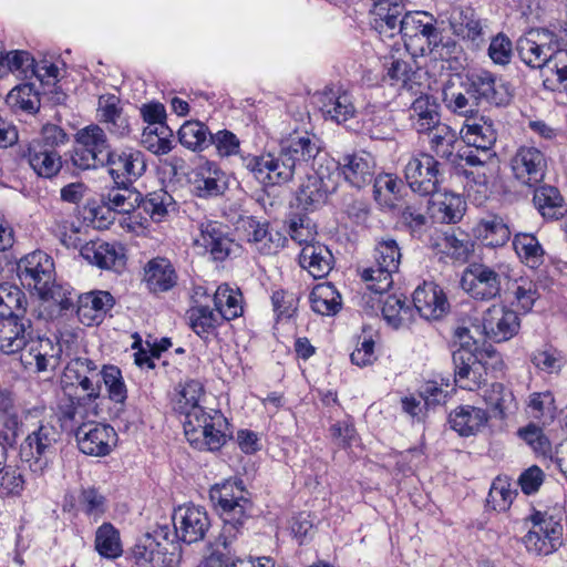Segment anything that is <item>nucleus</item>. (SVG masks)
Instances as JSON below:
<instances>
[{"label": "nucleus", "mask_w": 567, "mask_h": 567, "mask_svg": "<svg viewBox=\"0 0 567 567\" xmlns=\"http://www.w3.org/2000/svg\"><path fill=\"white\" fill-rule=\"evenodd\" d=\"M0 350L4 353L21 351L24 367L38 372L54 370L60 362L62 349L49 338H33L29 319L6 320L0 326Z\"/></svg>", "instance_id": "obj_1"}, {"label": "nucleus", "mask_w": 567, "mask_h": 567, "mask_svg": "<svg viewBox=\"0 0 567 567\" xmlns=\"http://www.w3.org/2000/svg\"><path fill=\"white\" fill-rule=\"evenodd\" d=\"M435 22L434 17L424 11L405 12L401 18L399 35L411 56L430 55L433 60H446L456 48L453 41L441 42Z\"/></svg>", "instance_id": "obj_2"}, {"label": "nucleus", "mask_w": 567, "mask_h": 567, "mask_svg": "<svg viewBox=\"0 0 567 567\" xmlns=\"http://www.w3.org/2000/svg\"><path fill=\"white\" fill-rule=\"evenodd\" d=\"M209 498L224 522L219 539L228 548L237 539L240 527L250 516L251 501L241 481L227 480L215 484L209 491Z\"/></svg>", "instance_id": "obj_3"}, {"label": "nucleus", "mask_w": 567, "mask_h": 567, "mask_svg": "<svg viewBox=\"0 0 567 567\" xmlns=\"http://www.w3.org/2000/svg\"><path fill=\"white\" fill-rule=\"evenodd\" d=\"M17 272L21 284L33 290L43 300H53L62 309H69L72 301L63 298L61 287L55 282V268L51 256L41 250H35L23 258L17 265Z\"/></svg>", "instance_id": "obj_4"}, {"label": "nucleus", "mask_w": 567, "mask_h": 567, "mask_svg": "<svg viewBox=\"0 0 567 567\" xmlns=\"http://www.w3.org/2000/svg\"><path fill=\"white\" fill-rule=\"evenodd\" d=\"M226 426L227 421L219 411L207 412L204 408L185 411L184 433L195 449L219 450L226 442Z\"/></svg>", "instance_id": "obj_5"}, {"label": "nucleus", "mask_w": 567, "mask_h": 567, "mask_svg": "<svg viewBox=\"0 0 567 567\" xmlns=\"http://www.w3.org/2000/svg\"><path fill=\"white\" fill-rule=\"evenodd\" d=\"M112 147L105 131L99 124H90L74 135L72 164L82 171L105 167Z\"/></svg>", "instance_id": "obj_6"}, {"label": "nucleus", "mask_w": 567, "mask_h": 567, "mask_svg": "<svg viewBox=\"0 0 567 567\" xmlns=\"http://www.w3.org/2000/svg\"><path fill=\"white\" fill-rule=\"evenodd\" d=\"M401 257V249L394 239L380 240L374 249V264L361 272L367 288L375 293L388 291L393 284L392 275L399 270Z\"/></svg>", "instance_id": "obj_7"}, {"label": "nucleus", "mask_w": 567, "mask_h": 567, "mask_svg": "<svg viewBox=\"0 0 567 567\" xmlns=\"http://www.w3.org/2000/svg\"><path fill=\"white\" fill-rule=\"evenodd\" d=\"M59 440L60 432L49 422H40L28 434L22 445V455L32 473L42 475L45 472L55 455Z\"/></svg>", "instance_id": "obj_8"}, {"label": "nucleus", "mask_w": 567, "mask_h": 567, "mask_svg": "<svg viewBox=\"0 0 567 567\" xmlns=\"http://www.w3.org/2000/svg\"><path fill=\"white\" fill-rule=\"evenodd\" d=\"M244 166L255 179L266 187L285 185L295 176L292 162L281 151L277 154L266 153L259 156H248L244 158Z\"/></svg>", "instance_id": "obj_9"}, {"label": "nucleus", "mask_w": 567, "mask_h": 567, "mask_svg": "<svg viewBox=\"0 0 567 567\" xmlns=\"http://www.w3.org/2000/svg\"><path fill=\"white\" fill-rule=\"evenodd\" d=\"M529 519L534 528L523 537L529 553L548 555L561 546L563 525L559 520L542 512H535Z\"/></svg>", "instance_id": "obj_10"}, {"label": "nucleus", "mask_w": 567, "mask_h": 567, "mask_svg": "<svg viewBox=\"0 0 567 567\" xmlns=\"http://www.w3.org/2000/svg\"><path fill=\"white\" fill-rule=\"evenodd\" d=\"M404 177L414 193L434 195L440 183L439 162L430 154L414 155L404 167Z\"/></svg>", "instance_id": "obj_11"}, {"label": "nucleus", "mask_w": 567, "mask_h": 567, "mask_svg": "<svg viewBox=\"0 0 567 567\" xmlns=\"http://www.w3.org/2000/svg\"><path fill=\"white\" fill-rule=\"evenodd\" d=\"M511 169L514 178L522 185L535 187L546 174L547 161L544 153L534 146H520L512 156Z\"/></svg>", "instance_id": "obj_12"}, {"label": "nucleus", "mask_w": 567, "mask_h": 567, "mask_svg": "<svg viewBox=\"0 0 567 567\" xmlns=\"http://www.w3.org/2000/svg\"><path fill=\"white\" fill-rule=\"evenodd\" d=\"M75 437L82 453L105 456L116 445L117 434L105 423L83 422L75 430Z\"/></svg>", "instance_id": "obj_13"}, {"label": "nucleus", "mask_w": 567, "mask_h": 567, "mask_svg": "<svg viewBox=\"0 0 567 567\" xmlns=\"http://www.w3.org/2000/svg\"><path fill=\"white\" fill-rule=\"evenodd\" d=\"M105 166L115 185H132L145 173L146 161L135 148L112 150Z\"/></svg>", "instance_id": "obj_14"}, {"label": "nucleus", "mask_w": 567, "mask_h": 567, "mask_svg": "<svg viewBox=\"0 0 567 567\" xmlns=\"http://www.w3.org/2000/svg\"><path fill=\"white\" fill-rule=\"evenodd\" d=\"M97 364L89 358H74L64 368L62 383L69 386H79L90 401L96 400L101 394L100 373Z\"/></svg>", "instance_id": "obj_15"}, {"label": "nucleus", "mask_w": 567, "mask_h": 567, "mask_svg": "<svg viewBox=\"0 0 567 567\" xmlns=\"http://www.w3.org/2000/svg\"><path fill=\"white\" fill-rule=\"evenodd\" d=\"M173 523L176 536L186 544L203 540L210 527L207 512L202 506L183 505L174 511Z\"/></svg>", "instance_id": "obj_16"}, {"label": "nucleus", "mask_w": 567, "mask_h": 567, "mask_svg": "<svg viewBox=\"0 0 567 567\" xmlns=\"http://www.w3.org/2000/svg\"><path fill=\"white\" fill-rule=\"evenodd\" d=\"M462 288L474 299L491 300L501 292L499 275L483 264H473L461 279Z\"/></svg>", "instance_id": "obj_17"}, {"label": "nucleus", "mask_w": 567, "mask_h": 567, "mask_svg": "<svg viewBox=\"0 0 567 567\" xmlns=\"http://www.w3.org/2000/svg\"><path fill=\"white\" fill-rule=\"evenodd\" d=\"M482 327L488 339L503 342L518 333L520 320L516 311L503 305H493L484 312Z\"/></svg>", "instance_id": "obj_18"}, {"label": "nucleus", "mask_w": 567, "mask_h": 567, "mask_svg": "<svg viewBox=\"0 0 567 567\" xmlns=\"http://www.w3.org/2000/svg\"><path fill=\"white\" fill-rule=\"evenodd\" d=\"M554 35L547 30H532L517 40L519 59L532 69H543L550 56Z\"/></svg>", "instance_id": "obj_19"}, {"label": "nucleus", "mask_w": 567, "mask_h": 567, "mask_svg": "<svg viewBox=\"0 0 567 567\" xmlns=\"http://www.w3.org/2000/svg\"><path fill=\"white\" fill-rule=\"evenodd\" d=\"M404 14L405 6L401 0L377 2L370 10V25L382 40L393 39L400 33Z\"/></svg>", "instance_id": "obj_20"}, {"label": "nucleus", "mask_w": 567, "mask_h": 567, "mask_svg": "<svg viewBox=\"0 0 567 567\" xmlns=\"http://www.w3.org/2000/svg\"><path fill=\"white\" fill-rule=\"evenodd\" d=\"M195 245L204 248L216 261L225 260L237 247L225 233L223 225L217 221H206L199 225V235L195 238Z\"/></svg>", "instance_id": "obj_21"}, {"label": "nucleus", "mask_w": 567, "mask_h": 567, "mask_svg": "<svg viewBox=\"0 0 567 567\" xmlns=\"http://www.w3.org/2000/svg\"><path fill=\"white\" fill-rule=\"evenodd\" d=\"M336 189V179L330 174L324 175L320 169L308 175L299 188L297 200L303 209L312 210L324 204L329 194Z\"/></svg>", "instance_id": "obj_22"}, {"label": "nucleus", "mask_w": 567, "mask_h": 567, "mask_svg": "<svg viewBox=\"0 0 567 567\" xmlns=\"http://www.w3.org/2000/svg\"><path fill=\"white\" fill-rule=\"evenodd\" d=\"M453 363L455 383L461 389L475 391L485 382L486 369L476 353L454 351Z\"/></svg>", "instance_id": "obj_23"}, {"label": "nucleus", "mask_w": 567, "mask_h": 567, "mask_svg": "<svg viewBox=\"0 0 567 567\" xmlns=\"http://www.w3.org/2000/svg\"><path fill=\"white\" fill-rule=\"evenodd\" d=\"M142 282L152 293L167 292L177 285L178 275L168 258L158 256L144 265Z\"/></svg>", "instance_id": "obj_24"}, {"label": "nucleus", "mask_w": 567, "mask_h": 567, "mask_svg": "<svg viewBox=\"0 0 567 567\" xmlns=\"http://www.w3.org/2000/svg\"><path fill=\"white\" fill-rule=\"evenodd\" d=\"M21 158L39 177L51 178L62 168V158L59 152L40 142H29L21 152Z\"/></svg>", "instance_id": "obj_25"}, {"label": "nucleus", "mask_w": 567, "mask_h": 567, "mask_svg": "<svg viewBox=\"0 0 567 567\" xmlns=\"http://www.w3.org/2000/svg\"><path fill=\"white\" fill-rule=\"evenodd\" d=\"M344 179L355 188L370 184L375 174L374 157L367 152L344 155L338 163Z\"/></svg>", "instance_id": "obj_26"}, {"label": "nucleus", "mask_w": 567, "mask_h": 567, "mask_svg": "<svg viewBox=\"0 0 567 567\" xmlns=\"http://www.w3.org/2000/svg\"><path fill=\"white\" fill-rule=\"evenodd\" d=\"M450 25L454 34L478 48L486 41V24L477 17L474 9L454 8L450 17Z\"/></svg>", "instance_id": "obj_27"}, {"label": "nucleus", "mask_w": 567, "mask_h": 567, "mask_svg": "<svg viewBox=\"0 0 567 567\" xmlns=\"http://www.w3.org/2000/svg\"><path fill=\"white\" fill-rule=\"evenodd\" d=\"M413 305L426 320H439L449 310L445 293L434 282H424L414 290Z\"/></svg>", "instance_id": "obj_28"}, {"label": "nucleus", "mask_w": 567, "mask_h": 567, "mask_svg": "<svg viewBox=\"0 0 567 567\" xmlns=\"http://www.w3.org/2000/svg\"><path fill=\"white\" fill-rule=\"evenodd\" d=\"M96 115L99 122L107 131L118 137L127 136L131 132L128 118L124 115L121 100L114 94H103L97 100Z\"/></svg>", "instance_id": "obj_29"}, {"label": "nucleus", "mask_w": 567, "mask_h": 567, "mask_svg": "<svg viewBox=\"0 0 567 567\" xmlns=\"http://www.w3.org/2000/svg\"><path fill=\"white\" fill-rule=\"evenodd\" d=\"M81 256L90 264L105 270H121L124 265L122 247L105 241H90L81 248Z\"/></svg>", "instance_id": "obj_30"}, {"label": "nucleus", "mask_w": 567, "mask_h": 567, "mask_svg": "<svg viewBox=\"0 0 567 567\" xmlns=\"http://www.w3.org/2000/svg\"><path fill=\"white\" fill-rule=\"evenodd\" d=\"M114 306V298L107 291H90L78 300V317L85 326L97 324L105 313Z\"/></svg>", "instance_id": "obj_31"}, {"label": "nucleus", "mask_w": 567, "mask_h": 567, "mask_svg": "<svg viewBox=\"0 0 567 567\" xmlns=\"http://www.w3.org/2000/svg\"><path fill=\"white\" fill-rule=\"evenodd\" d=\"M132 557L140 567H174L175 557L154 537L145 535L132 548Z\"/></svg>", "instance_id": "obj_32"}, {"label": "nucleus", "mask_w": 567, "mask_h": 567, "mask_svg": "<svg viewBox=\"0 0 567 567\" xmlns=\"http://www.w3.org/2000/svg\"><path fill=\"white\" fill-rule=\"evenodd\" d=\"M460 135L467 145L482 151L491 150L497 138L493 122L483 116L465 120Z\"/></svg>", "instance_id": "obj_33"}, {"label": "nucleus", "mask_w": 567, "mask_h": 567, "mask_svg": "<svg viewBox=\"0 0 567 567\" xmlns=\"http://www.w3.org/2000/svg\"><path fill=\"white\" fill-rule=\"evenodd\" d=\"M299 264L313 278H323L333 267V256L327 246L316 241L301 248Z\"/></svg>", "instance_id": "obj_34"}, {"label": "nucleus", "mask_w": 567, "mask_h": 567, "mask_svg": "<svg viewBox=\"0 0 567 567\" xmlns=\"http://www.w3.org/2000/svg\"><path fill=\"white\" fill-rule=\"evenodd\" d=\"M193 184L197 196L205 198L221 195L227 188L225 174L212 162L197 168Z\"/></svg>", "instance_id": "obj_35"}, {"label": "nucleus", "mask_w": 567, "mask_h": 567, "mask_svg": "<svg viewBox=\"0 0 567 567\" xmlns=\"http://www.w3.org/2000/svg\"><path fill=\"white\" fill-rule=\"evenodd\" d=\"M320 110L326 117L337 123L347 122L355 114L352 97L347 92L324 91L320 97Z\"/></svg>", "instance_id": "obj_36"}, {"label": "nucleus", "mask_w": 567, "mask_h": 567, "mask_svg": "<svg viewBox=\"0 0 567 567\" xmlns=\"http://www.w3.org/2000/svg\"><path fill=\"white\" fill-rule=\"evenodd\" d=\"M320 150L319 138L308 133L290 137L280 148L284 155L290 158L295 169L298 165L313 159Z\"/></svg>", "instance_id": "obj_37"}, {"label": "nucleus", "mask_w": 567, "mask_h": 567, "mask_svg": "<svg viewBox=\"0 0 567 567\" xmlns=\"http://www.w3.org/2000/svg\"><path fill=\"white\" fill-rule=\"evenodd\" d=\"M439 104L427 94L416 97L410 109V118L419 133H426L440 123Z\"/></svg>", "instance_id": "obj_38"}, {"label": "nucleus", "mask_w": 567, "mask_h": 567, "mask_svg": "<svg viewBox=\"0 0 567 567\" xmlns=\"http://www.w3.org/2000/svg\"><path fill=\"white\" fill-rule=\"evenodd\" d=\"M443 102L447 110L465 120L474 117L478 113V103L465 82L458 89L446 86L443 91Z\"/></svg>", "instance_id": "obj_39"}, {"label": "nucleus", "mask_w": 567, "mask_h": 567, "mask_svg": "<svg viewBox=\"0 0 567 567\" xmlns=\"http://www.w3.org/2000/svg\"><path fill=\"white\" fill-rule=\"evenodd\" d=\"M465 83L478 104L486 102L499 105L504 102L496 78L487 71L471 74Z\"/></svg>", "instance_id": "obj_40"}, {"label": "nucleus", "mask_w": 567, "mask_h": 567, "mask_svg": "<svg viewBox=\"0 0 567 567\" xmlns=\"http://www.w3.org/2000/svg\"><path fill=\"white\" fill-rule=\"evenodd\" d=\"M487 413L471 405L457 408L450 414V423L460 435L468 436L478 432L487 423Z\"/></svg>", "instance_id": "obj_41"}, {"label": "nucleus", "mask_w": 567, "mask_h": 567, "mask_svg": "<svg viewBox=\"0 0 567 567\" xmlns=\"http://www.w3.org/2000/svg\"><path fill=\"white\" fill-rule=\"evenodd\" d=\"M474 235L485 246L502 247L511 238V230L503 218L496 215L481 219L473 229Z\"/></svg>", "instance_id": "obj_42"}, {"label": "nucleus", "mask_w": 567, "mask_h": 567, "mask_svg": "<svg viewBox=\"0 0 567 567\" xmlns=\"http://www.w3.org/2000/svg\"><path fill=\"white\" fill-rule=\"evenodd\" d=\"M533 202L537 210L545 219L556 220L564 216L565 200L559 190L549 185L537 187Z\"/></svg>", "instance_id": "obj_43"}, {"label": "nucleus", "mask_w": 567, "mask_h": 567, "mask_svg": "<svg viewBox=\"0 0 567 567\" xmlns=\"http://www.w3.org/2000/svg\"><path fill=\"white\" fill-rule=\"evenodd\" d=\"M513 248L527 267L538 269L544 264L545 250L534 234H516L513 238Z\"/></svg>", "instance_id": "obj_44"}, {"label": "nucleus", "mask_w": 567, "mask_h": 567, "mask_svg": "<svg viewBox=\"0 0 567 567\" xmlns=\"http://www.w3.org/2000/svg\"><path fill=\"white\" fill-rule=\"evenodd\" d=\"M28 299L17 286L0 285V318L3 320L22 319L27 312Z\"/></svg>", "instance_id": "obj_45"}, {"label": "nucleus", "mask_w": 567, "mask_h": 567, "mask_svg": "<svg viewBox=\"0 0 567 567\" xmlns=\"http://www.w3.org/2000/svg\"><path fill=\"white\" fill-rule=\"evenodd\" d=\"M483 399L495 417L504 419L517 410L513 392L502 383H493L485 389Z\"/></svg>", "instance_id": "obj_46"}, {"label": "nucleus", "mask_w": 567, "mask_h": 567, "mask_svg": "<svg viewBox=\"0 0 567 567\" xmlns=\"http://www.w3.org/2000/svg\"><path fill=\"white\" fill-rule=\"evenodd\" d=\"M383 65L385 70L384 79L391 85L408 90L413 89L415 71L410 60L391 54L384 58Z\"/></svg>", "instance_id": "obj_47"}, {"label": "nucleus", "mask_w": 567, "mask_h": 567, "mask_svg": "<svg viewBox=\"0 0 567 567\" xmlns=\"http://www.w3.org/2000/svg\"><path fill=\"white\" fill-rule=\"evenodd\" d=\"M310 302L315 312L322 316H333L341 308V296L333 285L322 282L312 289Z\"/></svg>", "instance_id": "obj_48"}, {"label": "nucleus", "mask_w": 567, "mask_h": 567, "mask_svg": "<svg viewBox=\"0 0 567 567\" xmlns=\"http://www.w3.org/2000/svg\"><path fill=\"white\" fill-rule=\"evenodd\" d=\"M434 215L442 223L455 224L462 219L465 202L460 195L452 193L437 194L432 200Z\"/></svg>", "instance_id": "obj_49"}, {"label": "nucleus", "mask_w": 567, "mask_h": 567, "mask_svg": "<svg viewBox=\"0 0 567 567\" xmlns=\"http://www.w3.org/2000/svg\"><path fill=\"white\" fill-rule=\"evenodd\" d=\"M217 315L223 320H234L243 315L241 293L227 285L217 288L214 295Z\"/></svg>", "instance_id": "obj_50"}, {"label": "nucleus", "mask_w": 567, "mask_h": 567, "mask_svg": "<svg viewBox=\"0 0 567 567\" xmlns=\"http://www.w3.org/2000/svg\"><path fill=\"white\" fill-rule=\"evenodd\" d=\"M94 548L104 558L120 557L123 546L118 529L111 523H103L95 532Z\"/></svg>", "instance_id": "obj_51"}, {"label": "nucleus", "mask_w": 567, "mask_h": 567, "mask_svg": "<svg viewBox=\"0 0 567 567\" xmlns=\"http://www.w3.org/2000/svg\"><path fill=\"white\" fill-rule=\"evenodd\" d=\"M130 186L116 185L103 196V202L113 210L123 214L131 213L140 205L141 193Z\"/></svg>", "instance_id": "obj_52"}, {"label": "nucleus", "mask_w": 567, "mask_h": 567, "mask_svg": "<svg viewBox=\"0 0 567 567\" xmlns=\"http://www.w3.org/2000/svg\"><path fill=\"white\" fill-rule=\"evenodd\" d=\"M430 145L432 151L440 157L452 159L454 156L455 144L457 143V133L444 123H439L429 130Z\"/></svg>", "instance_id": "obj_53"}, {"label": "nucleus", "mask_w": 567, "mask_h": 567, "mask_svg": "<svg viewBox=\"0 0 567 567\" xmlns=\"http://www.w3.org/2000/svg\"><path fill=\"white\" fill-rule=\"evenodd\" d=\"M7 103L14 111L34 114L40 109V94L33 84L23 83L9 92Z\"/></svg>", "instance_id": "obj_54"}, {"label": "nucleus", "mask_w": 567, "mask_h": 567, "mask_svg": "<svg viewBox=\"0 0 567 567\" xmlns=\"http://www.w3.org/2000/svg\"><path fill=\"white\" fill-rule=\"evenodd\" d=\"M210 132L199 121L185 122L179 131L178 138L182 145L192 151H202L210 145Z\"/></svg>", "instance_id": "obj_55"}, {"label": "nucleus", "mask_w": 567, "mask_h": 567, "mask_svg": "<svg viewBox=\"0 0 567 567\" xmlns=\"http://www.w3.org/2000/svg\"><path fill=\"white\" fill-rule=\"evenodd\" d=\"M190 328L202 338H207L221 323L220 316L207 306H195L187 312Z\"/></svg>", "instance_id": "obj_56"}, {"label": "nucleus", "mask_w": 567, "mask_h": 567, "mask_svg": "<svg viewBox=\"0 0 567 567\" xmlns=\"http://www.w3.org/2000/svg\"><path fill=\"white\" fill-rule=\"evenodd\" d=\"M138 207H142L152 220L162 221L168 212L173 209L174 199L166 190L158 189L147 194L145 198L141 196Z\"/></svg>", "instance_id": "obj_57"}, {"label": "nucleus", "mask_w": 567, "mask_h": 567, "mask_svg": "<svg viewBox=\"0 0 567 567\" xmlns=\"http://www.w3.org/2000/svg\"><path fill=\"white\" fill-rule=\"evenodd\" d=\"M373 193L375 200L384 207H393L399 199L401 181L391 174L379 175L373 178Z\"/></svg>", "instance_id": "obj_58"}, {"label": "nucleus", "mask_w": 567, "mask_h": 567, "mask_svg": "<svg viewBox=\"0 0 567 567\" xmlns=\"http://www.w3.org/2000/svg\"><path fill=\"white\" fill-rule=\"evenodd\" d=\"M382 315L390 326L398 329L410 322L412 311L404 299L392 295L383 301Z\"/></svg>", "instance_id": "obj_59"}, {"label": "nucleus", "mask_w": 567, "mask_h": 567, "mask_svg": "<svg viewBox=\"0 0 567 567\" xmlns=\"http://www.w3.org/2000/svg\"><path fill=\"white\" fill-rule=\"evenodd\" d=\"M509 290L516 307L524 312H529L539 298L537 285L528 278L520 277L514 280Z\"/></svg>", "instance_id": "obj_60"}, {"label": "nucleus", "mask_w": 567, "mask_h": 567, "mask_svg": "<svg viewBox=\"0 0 567 567\" xmlns=\"http://www.w3.org/2000/svg\"><path fill=\"white\" fill-rule=\"evenodd\" d=\"M99 373L102 377L110 400L115 403H124L127 398V389L121 370L115 365H104Z\"/></svg>", "instance_id": "obj_61"}, {"label": "nucleus", "mask_w": 567, "mask_h": 567, "mask_svg": "<svg viewBox=\"0 0 567 567\" xmlns=\"http://www.w3.org/2000/svg\"><path fill=\"white\" fill-rule=\"evenodd\" d=\"M172 131L167 125L147 127L143 132L142 142L154 154H167L172 150Z\"/></svg>", "instance_id": "obj_62"}, {"label": "nucleus", "mask_w": 567, "mask_h": 567, "mask_svg": "<svg viewBox=\"0 0 567 567\" xmlns=\"http://www.w3.org/2000/svg\"><path fill=\"white\" fill-rule=\"evenodd\" d=\"M473 247L474 245L468 235L462 231H453L444 236V249L446 254L457 261H466L473 252Z\"/></svg>", "instance_id": "obj_63"}, {"label": "nucleus", "mask_w": 567, "mask_h": 567, "mask_svg": "<svg viewBox=\"0 0 567 567\" xmlns=\"http://www.w3.org/2000/svg\"><path fill=\"white\" fill-rule=\"evenodd\" d=\"M79 507L89 517L97 519L106 511V498L93 487L84 488L79 496Z\"/></svg>", "instance_id": "obj_64"}]
</instances>
